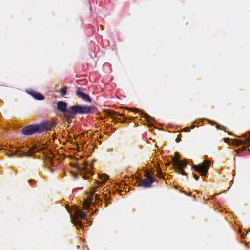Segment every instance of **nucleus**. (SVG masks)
<instances>
[{"instance_id":"nucleus-1","label":"nucleus","mask_w":250,"mask_h":250,"mask_svg":"<svg viewBox=\"0 0 250 250\" xmlns=\"http://www.w3.org/2000/svg\"><path fill=\"white\" fill-rule=\"evenodd\" d=\"M66 208L70 214L71 222L78 229L82 228L83 224L79 219L87 220L86 213L76 206H75L73 208H70L68 206H66Z\"/></svg>"},{"instance_id":"nucleus-2","label":"nucleus","mask_w":250,"mask_h":250,"mask_svg":"<svg viewBox=\"0 0 250 250\" xmlns=\"http://www.w3.org/2000/svg\"><path fill=\"white\" fill-rule=\"evenodd\" d=\"M51 125L47 122H42L39 124H33L24 127L22 133L26 136L34 134H41L51 129Z\"/></svg>"},{"instance_id":"nucleus-3","label":"nucleus","mask_w":250,"mask_h":250,"mask_svg":"<svg viewBox=\"0 0 250 250\" xmlns=\"http://www.w3.org/2000/svg\"><path fill=\"white\" fill-rule=\"evenodd\" d=\"M96 110L94 106H87L85 105H81L76 104L70 107L69 113L72 116L77 114H93Z\"/></svg>"},{"instance_id":"nucleus-4","label":"nucleus","mask_w":250,"mask_h":250,"mask_svg":"<svg viewBox=\"0 0 250 250\" xmlns=\"http://www.w3.org/2000/svg\"><path fill=\"white\" fill-rule=\"evenodd\" d=\"M212 162L208 160L205 159L202 163L199 165H194L192 168L198 172L202 176H206L209 168Z\"/></svg>"},{"instance_id":"nucleus-5","label":"nucleus","mask_w":250,"mask_h":250,"mask_svg":"<svg viewBox=\"0 0 250 250\" xmlns=\"http://www.w3.org/2000/svg\"><path fill=\"white\" fill-rule=\"evenodd\" d=\"M172 160L173 161V167L175 171L183 175H186V173L183 169L185 168L186 165L188 163V160L185 159L183 161H180L179 158L176 159L173 157H172Z\"/></svg>"},{"instance_id":"nucleus-6","label":"nucleus","mask_w":250,"mask_h":250,"mask_svg":"<svg viewBox=\"0 0 250 250\" xmlns=\"http://www.w3.org/2000/svg\"><path fill=\"white\" fill-rule=\"evenodd\" d=\"M76 168L79 171L81 174L83 175V178L85 179L89 178V176L87 174H93V172L91 170L92 166L91 164H89L87 162H84L82 166H77Z\"/></svg>"},{"instance_id":"nucleus-7","label":"nucleus","mask_w":250,"mask_h":250,"mask_svg":"<svg viewBox=\"0 0 250 250\" xmlns=\"http://www.w3.org/2000/svg\"><path fill=\"white\" fill-rule=\"evenodd\" d=\"M108 115L116 122H121L124 123L127 122L128 119V118L125 117L124 114L117 113L111 110L109 112Z\"/></svg>"},{"instance_id":"nucleus-8","label":"nucleus","mask_w":250,"mask_h":250,"mask_svg":"<svg viewBox=\"0 0 250 250\" xmlns=\"http://www.w3.org/2000/svg\"><path fill=\"white\" fill-rule=\"evenodd\" d=\"M137 181L139 186L145 188H150L151 187L152 184L155 181V179L153 177H148L147 180L142 179L141 177L137 178Z\"/></svg>"},{"instance_id":"nucleus-9","label":"nucleus","mask_w":250,"mask_h":250,"mask_svg":"<svg viewBox=\"0 0 250 250\" xmlns=\"http://www.w3.org/2000/svg\"><path fill=\"white\" fill-rule=\"evenodd\" d=\"M67 107V104L64 101H58L57 103V108L58 111L63 113H67L70 115L69 110L70 107L68 108Z\"/></svg>"},{"instance_id":"nucleus-10","label":"nucleus","mask_w":250,"mask_h":250,"mask_svg":"<svg viewBox=\"0 0 250 250\" xmlns=\"http://www.w3.org/2000/svg\"><path fill=\"white\" fill-rule=\"evenodd\" d=\"M128 110L140 114L141 117L146 119V121L148 122L150 125H152V121L154 120V118L150 116L148 114L141 111L138 108H128Z\"/></svg>"},{"instance_id":"nucleus-11","label":"nucleus","mask_w":250,"mask_h":250,"mask_svg":"<svg viewBox=\"0 0 250 250\" xmlns=\"http://www.w3.org/2000/svg\"><path fill=\"white\" fill-rule=\"evenodd\" d=\"M76 94L80 98L82 99L83 100L86 102H90L91 101V99L89 96V95L84 92L83 89L79 87L76 91Z\"/></svg>"},{"instance_id":"nucleus-12","label":"nucleus","mask_w":250,"mask_h":250,"mask_svg":"<svg viewBox=\"0 0 250 250\" xmlns=\"http://www.w3.org/2000/svg\"><path fill=\"white\" fill-rule=\"evenodd\" d=\"M26 92L36 100H43L44 99V97L43 95L33 90H26Z\"/></svg>"},{"instance_id":"nucleus-13","label":"nucleus","mask_w":250,"mask_h":250,"mask_svg":"<svg viewBox=\"0 0 250 250\" xmlns=\"http://www.w3.org/2000/svg\"><path fill=\"white\" fill-rule=\"evenodd\" d=\"M99 178L102 180L101 182H99L98 184H104L105 182L107 180V179L109 178V177L108 175H107L105 174H102L99 175Z\"/></svg>"},{"instance_id":"nucleus-14","label":"nucleus","mask_w":250,"mask_h":250,"mask_svg":"<svg viewBox=\"0 0 250 250\" xmlns=\"http://www.w3.org/2000/svg\"><path fill=\"white\" fill-rule=\"evenodd\" d=\"M233 143L238 147L241 145H245L246 143V142L243 140H237L235 139L233 141Z\"/></svg>"},{"instance_id":"nucleus-15","label":"nucleus","mask_w":250,"mask_h":250,"mask_svg":"<svg viewBox=\"0 0 250 250\" xmlns=\"http://www.w3.org/2000/svg\"><path fill=\"white\" fill-rule=\"evenodd\" d=\"M249 137L247 138L246 140L245 141L246 143L245 145H243L244 146L242 147V149H243L244 150H246L247 148L250 147V144L247 143V142H250V132H249Z\"/></svg>"},{"instance_id":"nucleus-16","label":"nucleus","mask_w":250,"mask_h":250,"mask_svg":"<svg viewBox=\"0 0 250 250\" xmlns=\"http://www.w3.org/2000/svg\"><path fill=\"white\" fill-rule=\"evenodd\" d=\"M67 88L66 86H64V87L62 88L61 89H60V92L61 94L63 96L66 95V94L67 93Z\"/></svg>"},{"instance_id":"nucleus-17","label":"nucleus","mask_w":250,"mask_h":250,"mask_svg":"<svg viewBox=\"0 0 250 250\" xmlns=\"http://www.w3.org/2000/svg\"><path fill=\"white\" fill-rule=\"evenodd\" d=\"M244 150V149H242V148H240L236 150L237 152V156H243L246 155L247 154L245 152H240V151Z\"/></svg>"},{"instance_id":"nucleus-18","label":"nucleus","mask_w":250,"mask_h":250,"mask_svg":"<svg viewBox=\"0 0 250 250\" xmlns=\"http://www.w3.org/2000/svg\"><path fill=\"white\" fill-rule=\"evenodd\" d=\"M145 177H146L147 179H148V177H152L149 170L146 169L145 170Z\"/></svg>"},{"instance_id":"nucleus-19","label":"nucleus","mask_w":250,"mask_h":250,"mask_svg":"<svg viewBox=\"0 0 250 250\" xmlns=\"http://www.w3.org/2000/svg\"><path fill=\"white\" fill-rule=\"evenodd\" d=\"M94 191H92L91 192V195H89L88 197L89 198V200H90V202H91V203H93V196L95 195L94 194Z\"/></svg>"},{"instance_id":"nucleus-20","label":"nucleus","mask_w":250,"mask_h":250,"mask_svg":"<svg viewBox=\"0 0 250 250\" xmlns=\"http://www.w3.org/2000/svg\"><path fill=\"white\" fill-rule=\"evenodd\" d=\"M157 173H158V177L160 178H163L164 177V176L163 175V173L161 171V170L160 168H159V169L157 170Z\"/></svg>"},{"instance_id":"nucleus-21","label":"nucleus","mask_w":250,"mask_h":250,"mask_svg":"<svg viewBox=\"0 0 250 250\" xmlns=\"http://www.w3.org/2000/svg\"><path fill=\"white\" fill-rule=\"evenodd\" d=\"M17 155L19 157H25V156H29V155L28 154H27V153H24V154H21V153H19Z\"/></svg>"},{"instance_id":"nucleus-22","label":"nucleus","mask_w":250,"mask_h":250,"mask_svg":"<svg viewBox=\"0 0 250 250\" xmlns=\"http://www.w3.org/2000/svg\"><path fill=\"white\" fill-rule=\"evenodd\" d=\"M94 197L95 198V201H96L98 203H99V202L101 201V200L100 199L98 194H95Z\"/></svg>"},{"instance_id":"nucleus-23","label":"nucleus","mask_w":250,"mask_h":250,"mask_svg":"<svg viewBox=\"0 0 250 250\" xmlns=\"http://www.w3.org/2000/svg\"><path fill=\"white\" fill-rule=\"evenodd\" d=\"M184 130L185 132H189L190 131V128L188 127H186L184 128Z\"/></svg>"},{"instance_id":"nucleus-24","label":"nucleus","mask_w":250,"mask_h":250,"mask_svg":"<svg viewBox=\"0 0 250 250\" xmlns=\"http://www.w3.org/2000/svg\"><path fill=\"white\" fill-rule=\"evenodd\" d=\"M90 208V205H85L84 206V209H88Z\"/></svg>"},{"instance_id":"nucleus-25","label":"nucleus","mask_w":250,"mask_h":250,"mask_svg":"<svg viewBox=\"0 0 250 250\" xmlns=\"http://www.w3.org/2000/svg\"><path fill=\"white\" fill-rule=\"evenodd\" d=\"M193 175L194 178H195V180H198L199 179V176L196 175V174H195L194 173H193Z\"/></svg>"},{"instance_id":"nucleus-26","label":"nucleus","mask_w":250,"mask_h":250,"mask_svg":"<svg viewBox=\"0 0 250 250\" xmlns=\"http://www.w3.org/2000/svg\"><path fill=\"white\" fill-rule=\"evenodd\" d=\"M181 138H180L179 137H177V138H176V139H175V141H176V142H177V143H179V142H180L181 141Z\"/></svg>"},{"instance_id":"nucleus-27","label":"nucleus","mask_w":250,"mask_h":250,"mask_svg":"<svg viewBox=\"0 0 250 250\" xmlns=\"http://www.w3.org/2000/svg\"><path fill=\"white\" fill-rule=\"evenodd\" d=\"M202 120H205V119H203ZM206 120H208L209 122L211 123L212 124H216V123L214 121H210L208 119H206Z\"/></svg>"},{"instance_id":"nucleus-28","label":"nucleus","mask_w":250,"mask_h":250,"mask_svg":"<svg viewBox=\"0 0 250 250\" xmlns=\"http://www.w3.org/2000/svg\"><path fill=\"white\" fill-rule=\"evenodd\" d=\"M180 155L178 152H175V157H179Z\"/></svg>"},{"instance_id":"nucleus-29","label":"nucleus","mask_w":250,"mask_h":250,"mask_svg":"<svg viewBox=\"0 0 250 250\" xmlns=\"http://www.w3.org/2000/svg\"><path fill=\"white\" fill-rule=\"evenodd\" d=\"M109 203V201L108 200H106L105 201V206H107V204Z\"/></svg>"},{"instance_id":"nucleus-30","label":"nucleus","mask_w":250,"mask_h":250,"mask_svg":"<svg viewBox=\"0 0 250 250\" xmlns=\"http://www.w3.org/2000/svg\"><path fill=\"white\" fill-rule=\"evenodd\" d=\"M195 128V126H194L193 125H192L191 126V127H190V129H193V128Z\"/></svg>"},{"instance_id":"nucleus-31","label":"nucleus","mask_w":250,"mask_h":250,"mask_svg":"<svg viewBox=\"0 0 250 250\" xmlns=\"http://www.w3.org/2000/svg\"><path fill=\"white\" fill-rule=\"evenodd\" d=\"M129 119H130V120H132V119H133V117H129Z\"/></svg>"},{"instance_id":"nucleus-32","label":"nucleus","mask_w":250,"mask_h":250,"mask_svg":"<svg viewBox=\"0 0 250 250\" xmlns=\"http://www.w3.org/2000/svg\"><path fill=\"white\" fill-rule=\"evenodd\" d=\"M243 137H246V134H244V135H243Z\"/></svg>"},{"instance_id":"nucleus-33","label":"nucleus","mask_w":250,"mask_h":250,"mask_svg":"<svg viewBox=\"0 0 250 250\" xmlns=\"http://www.w3.org/2000/svg\"><path fill=\"white\" fill-rule=\"evenodd\" d=\"M112 130H113V131H115V129H112Z\"/></svg>"},{"instance_id":"nucleus-34","label":"nucleus","mask_w":250,"mask_h":250,"mask_svg":"<svg viewBox=\"0 0 250 250\" xmlns=\"http://www.w3.org/2000/svg\"><path fill=\"white\" fill-rule=\"evenodd\" d=\"M112 130H113V131H115V129H112Z\"/></svg>"},{"instance_id":"nucleus-35","label":"nucleus","mask_w":250,"mask_h":250,"mask_svg":"<svg viewBox=\"0 0 250 250\" xmlns=\"http://www.w3.org/2000/svg\"><path fill=\"white\" fill-rule=\"evenodd\" d=\"M248 151L250 152V149H248Z\"/></svg>"}]
</instances>
